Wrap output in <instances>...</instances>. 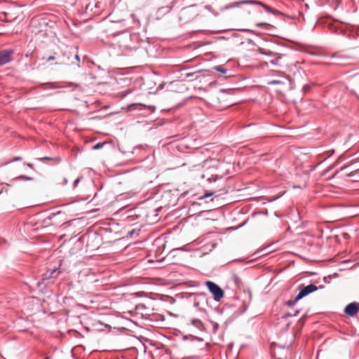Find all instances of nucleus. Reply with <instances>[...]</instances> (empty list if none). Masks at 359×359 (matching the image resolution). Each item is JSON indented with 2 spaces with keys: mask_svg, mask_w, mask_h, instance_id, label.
<instances>
[{
  "mask_svg": "<svg viewBox=\"0 0 359 359\" xmlns=\"http://www.w3.org/2000/svg\"><path fill=\"white\" fill-rule=\"evenodd\" d=\"M64 56L67 57V59L69 60L72 57V55L71 54L70 51H66L63 53Z\"/></svg>",
  "mask_w": 359,
  "mask_h": 359,
  "instance_id": "obj_17",
  "label": "nucleus"
},
{
  "mask_svg": "<svg viewBox=\"0 0 359 359\" xmlns=\"http://www.w3.org/2000/svg\"><path fill=\"white\" fill-rule=\"evenodd\" d=\"M242 1H236L235 3L232 4H230V5H228V6H224L223 8H222V10H227V9H231V8H235V7H237L240 5H243L244 4H238L239 2H241Z\"/></svg>",
  "mask_w": 359,
  "mask_h": 359,
  "instance_id": "obj_9",
  "label": "nucleus"
},
{
  "mask_svg": "<svg viewBox=\"0 0 359 359\" xmlns=\"http://www.w3.org/2000/svg\"><path fill=\"white\" fill-rule=\"evenodd\" d=\"M257 51L259 52L260 54L266 55V56H269V57L278 56L277 57L280 58V56H278V53H276V52L272 51L271 50L266 48L258 47L257 49Z\"/></svg>",
  "mask_w": 359,
  "mask_h": 359,
  "instance_id": "obj_5",
  "label": "nucleus"
},
{
  "mask_svg": "<svg viewBox=\"0 0 359 359\" xmlns=\"http://www.w3.org/2000/svg\"><path fill=\"white\" fill-rule=\"evenodd\" d=\"M285 81H286L285 79L284 80H271L268 81L269 85H278V84H284Z\"/></svg>",
  "mask_w": 359,
  "mask_h": 359,
  "instance_id": "obj_10",
  "label": "nucleus"
},
{
  "mask_svg": "<svg viewBox=\"0 0 359 359\" xmlns=\"http://www.w3.org/2000/svg\"><path fill=\"white\" fill-rule=\"evenodd\" d=\"M74 58L77 60V61H79V56L78 54H75L74 55Z\"/></svg>",
  "mask_w": 359,
  "mask_h": 359,
  "instance_id": "obj_25",
  "label": "nucleus"
},
{
  "mask_svg": "<svg viewBox=\"0 0 359 359\" xmlns=\"http://www.w3.org/2000/svg\"><path fill=\"white\" fill-rule=\"evenodd\" d=\"M205 285L210 292L212 294L214 300L219 302L224 297V293L223 290L216 283L212 281H207L205 283Z\"/></svg>",
  "mask_w": 359,
  "mask_h": 359,
  "instance_id": "obj_1",
  "label": "nucleus"
},
{
  "mask_svg": "<svg viewBox=\"0 0 359 359\" xmlns=\"http://www.w3.org/2000/svg\"><path fill=\"white\" fill-rule=\"evenodd\" d=\"M201 177L202 178H207V180L209 182H216L218 179H222V176H219L218 174L217 173H212L210 175V173L209 172H206L205 173L201 175Z\"/></svg>",
  "mask_w": 359,
  "mask_h": 359,
  "instance_id": "obj_7",
  "label": "nucleus"
},
{
  "mask_svg": "<svg viewBox=\"0 0 359 359\" xmlns=\"http://www.w3.org/2000/svg\"><path fill=\"white\" fill-rule=\"evenodd\" d=\"M11 50L0 51V66L9 62L12 60Z\"/></svg>",
  "mask_w": 359,
  "mask_h": 359,
  "instance_id": "obj_4",
  "label": "nucleus"
},
{
  "mask_svg": "<svg viewBox=\"0 0 359 359\" xmlns=\"http://www.w3.org/2000/svg\"><path fill=\"white\" fill-rule=\"evenodd\" d=\"M55 57L54 56H50L48 57L47 61L54 60Z\"/></svg>",
  "mask_w": 359,
  "mask_h": 359,
  "instance_id": "obj_23",
  "label": "nucleus"
},
{
  "mask_svg": "<svg viewBox=\"0 0 359 359\" xmlns=\"http://www.w3.org/2000/svg\"><path fill=\"white\" fill-rule=\"evenodd\" d=\"M298 313H299L298 311H295L294 313H287L284 314L283 317L287 318V317L295 316L298 314Z\"/></svg>",
  "mask_w": 359,
  "mask_h": 359,
  "instance_id": "obj_15",
  "label": "nucleus"
},
{
  "mask_svg": "<svg viewBox=\"0 0 359 359\" xmlns=\"http://www.w3.org/2000/svg\"><path fill=\"white\" fill-rule=\"evenodd\" d=\"M27 165L29 167V168H32V164H29L28 163Z\"/></svg>",
  "mask_w": 359,
  "mask_h": 359,
  "instance_id": "obj_28",
  "label": "nucleus"
},
{
  "mask_svg": "<svg viewBox=\"0 0 359 359\" xmlns=\"http://www.w3.org/2000/svg\"><path fill=\"white\" fill-rule=\"evenodd\" d=\"M238 4H259L262 6L264 10L269 13H273L272 10L265 4H264L262 2L259 1H255V0H242L241 2H239Z\"/></svg>",
  "mask_w": 359,
  "mask_h": 359,
  "instance_id": "obj_6",
  "label": "nucleus"
},
{
  "mask_svg": "<svg viewBox=\"0 0 359 359\" xmlns=\"http://www.w3.org/2000/svg\"><path fill=\"white\" fill-rule=\"evenodd\" d=\"M318 290V287L313 285V284H310L307 286H305L304 287H302L299 292L297 294V299H302V298H304V297L309 295V294L316 291Z\"/></svg>",
  "mask_w": 359,
  "mask_h": 359,
  "instance_id": "obj_2",
  "label": "nucleus"
},
{
  "mask_svg": "<svg viewBox=\"0 0 359 359\" xmlns=\"http://www.w3.org/2000/svg\"><path fill=\"white\" fill-rule=\"evenodd\" d=\"M264 25H268V24L266 23V22H259V23L256 24V26L258 27H263Z\"/></svg>",
  "mask_w": 359,
  "mask_h": 359,
  "instance_id": "obj_20",
  "label": "nucleus"
},
{
  "mask_svg": "<svg viewBox=\"0 0 359 359\" xmlns=\"http://www.w3.org/2000/svg\"><path fill=\"white\" fill-rule=\"evenodd\" d=\"M18 178L19 179L25 180H32V177H26V176H24V175H21V176L18 177Z\"/></svg>",
  "mask_w": 359,
  "mask_h": 359,
  "instance_id": "obj_19",
  "label": "nucleus"
},
{
  "mask_svg": "<svg viewBox=\"0 0 359 359\" xmlns=\"http://www.w3.org/2000/svg\"><path fill=\"white\" fill-rule=\"evenodd\" d=\"M58 213H53L50 216V219L56 216Z\"/></svg>",
  "mask_w": 359,
  "mask_h": 359,
  "instance_id": "obj_26",
  "label": "nucleus"
},
{
  "mask_svg": "<svg viewBox=\"0 0 359 359\" xmlns=\"http://www.w3.org/2000/svg\"><path fill=\"white\" fill-rule=\"evenodd\" d=\"M271 63L274 65H276L278 64V60H272V61H271Z\"/></svg>",
  "mask_w": 359,
  "mask_h": 359,
  "instance_id": "obj_24",
  "label": "nucleus"
},
{
  "mask_svg": "<svg viewBox=\"0 0 359 359\" xmlns=\"http://www.w3.org/2000/svg\"><path fill=\"white\" fill-rule=\"evenodd\" d=\"M215 194V192H209V193H206L203 196L201 197V198H208V197H210L211 196H213Z\"/></svg>",
  "mask_w": 359,
  "mask_h": 359,
  "instance_id": "obj_16",
  "label": "nucleus"
},
{
  "mask_svg": "<svg viewBox=\"0 0 359 359\" xmlns=\"http://www.w3.org/2000/svg\"><path fill=\"white\" fill-rule=\"evenodd\" d=\"M65 63H66L65 61H62V62H60V64H65Z\"/></svg>",
  "mask_w": 359,
  "mask_h": 359,
  "instance_id": "obj_29",
  "label": "nucleus"
},
{
  "mask_svg": "<svg viewBox=\"0 0 359 359\" xmlns=\"http://www.w3.org/2000/svg\"><path fill=\"white\" fill-rule=\"evenodd\" d=\"M105 144V142H98L96 144H95L93 147V149L94 150H97V149H101L103 145Z\"/></svg>",
  "mask_w": 359,
  "mask_h": 359,
  "instance_id": "obj_13",
  "label": "nucleus"
},
{
  "mask_svg": "<svg viewBox=\"0 0 359 359\" xmlns=\"http://www.w3.org/2000/svg\"><path fill=\"white\" fill-rule=\"evenodd\" d=\"M57 269L55 268L53 269H51L50 271V274L46 277L43 278V279H48L50 278V276H52L55 271H56Z\"/></svg>",
  "mask_w": 359,
  "mask_h": 359,
  "instance_id": "obj_18",
  "label": "nucleus"
},
{
  "mask_svg": "<svg viewBox=\"0 0 359 359\" xmlns=\"http://www.w3.org/2000/svg\"><path fill=\"white\" fill-rule=\"evenodd\" d=\"M358 311L359 306L358 304L356 302H352L348 304L344 309L345 313L350 317L354 316L358 313Z\"/></svg>",
  "mask_w": 359,
  "mask_h": 359,
  "instance_id": "obj_3",
  "label": "nucleus"
},
{
  "mask_svg": "<svg viewBox=\"0 0 359 359\" xmlns=\"http://www.w3.org/2000/svg\"><path fill=\"white\" fill-rule=\"evenodd\" d=\"M133 91V89H129V90H125L123 92L120 93V95L122 97H124L127 96L128 94H130Z\"/></svg>",
  "mask_w": 359,
  "mask_h": 359,
  "instance_id": "obj_14",
  "label": "nucleus"
},
{
  "mask_svg": "<svg viewBox=\"0 0 359 359\" xmlns=\"http://www.w3.org/2000/svg\"><path fill=\"white\" fill-rule=\"evenodd\" d=\"M62 180H63V182L61 183L62 184L65 185V184H67L68 180H67V179L66 177H63Z\"/></svg>",
  "mask_w": 359,
  "mask_h": 359,
  "instance_id": "obj_21",
  "label": "nucleus"
},
{
  "mask_svg": "<svg viewBox=\"0 0 359 359\" xmlns=\"http://www.w3.org/2000/svg\"><path fill=\"white\" fill-rule=\"evenodd\" d=\"M351 166L355 169L350 172L348 174H347V177H355V180L358 181L359 180V168H357L355 165H351Z\"/></svg>",
  "mask_w": 359,
  "mask_h": 359,
  "instance_id": "obj_8",
  "label": "nucleus"
},
{
  "mask_svg": "<svg viewBox=\"0 0 359 359\" xmlns=\"http://www.w3.org/2000/svg\"><path fill=\"white\" fill-rule=\"evenodd\" d=\"M20 159H21V158H20V157H16V158H15L13 159V161H19V160H20Z\"/></svg>",
  "mask_w": 359,
  "mask_h": 359,
  "instance_id": "obj_27",
  "label": "nucleus"
},
{
  "mask_svg": "<svg viewBox=\"0 0 359 359\" xmlns=\"http://www.w3.org/2000/svg\"><path fill=\"white\" fill-rule=\"evenodd\" d=\"M214 69L217 72H221L222 74H224L226 72V69H224L221 66H217L215 67H214Z\"/></svg>",
  "mask_w": 359,
  "mask_h": 359,
  "instance_id": "obj_12",
  "label": "nucleus"
},
{
  "mask_svg": "<svg viewBox=\"0 0 359 359\" xmlns=\"http://www.w3.org/2000/svg\"><path fill=\"white\" fill-rule=\"evenodd\" d=\"M299 299H297V295L294 299L289 300L286 302L288 306H293Z\"/></svg>",
  "mask_w": 359,
  "mask_h": 359,
  "instance_id": "obj_11",
  "label": "nucleus"
},
{
  "mask_svg": "<svg viewBox=\"0 0 359 359\" xmlns=\"http://www.w3.org/2000/svg\"><path fill=\"white\" fill-rule=\"evenodd\" d=\"M80 182V178L76 179L74 182V186L76 187Z\"/></svg>",
  "mask_w": 359,
  "mask_h": 359,
  "instance_id": "obj_22",
  "label": "nucleus"
}]
</instances>
